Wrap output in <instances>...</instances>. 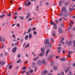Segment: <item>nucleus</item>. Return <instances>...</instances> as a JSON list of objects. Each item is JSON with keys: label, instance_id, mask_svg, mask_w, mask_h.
Segmentation results:
<instances>
[{"label": "nucleus", "instance_id": "1", "mask_svg": "<svg viewBox=\"0 0 75 75\" xmlns=\"http://www.w3.org/2000/svg\"><path fill=\"white\" fill-rule=\"evenodd\" d=\"M42 64L44 65H47V62H46V61H45V59H43L41 60Z\"/></svg>", "mask_w": 75, "mask_h": 75}, {"label": "nucleus", "instance_id": "2", "mask_svg": "<svg viewBox=\"0 0 75 75\" xmlns=\"http://www.w3.org/2000/svg\"><path fill=\"white\" fill-rule=\"evenodd\" d=\"M63 11H64V12H67V10L66 9V7H63L62 8L61 12L63 13Z\"/></svg>", "mask_w": 75, "mask_h": 75}, {"label": "nucleus", "instance_id": "3", "mask_svg": "<svg viewBox=\"0 0 75 75\" xmlns=\"http://www.w3.org/2000/svg\"><path fill=\"white\" fill-rule=\"evenodd\" d=\"M32 64L33 67V68H35V71H36V69H37V68L36 67V66H35V63L33 62L32 63Z\"/></svg>", "mask_w": 75, "mask_h": 75}, {"label": "nucleus", "instance_id": "4", "mask_svg": "<svg viewBox=\"0 0 75 75\" xmlns=\"http://www.w3.org/2000/svg\"><path fill=\"white\" fill-rule=\"evenodd\" d=\"M49 42H50V41L48 40L47 39H46L45 40L44 42V44H45V45H46Z\"/></svg>", "mask_w": 75, "mask_h": 75}, {"label": "nucleus", "instance_id": "5", "mask_svg": "<svg viewBox=\"0 0 75 75\" xmlns=\"http://www.w3.org/2000/svg\"><path fill=\"white\" fill-rule=\"evenodd\" d=\"M31 2H30L29 1L28 2L27 1L26 3L25 4V6H30V4H31Z\"/></svg>", "mask_w": 75, "mask_h": 75}, {"label": "nucleus", "instance_id": "6", "mask_svg": "<svg viewBox=\"0 0 75 75\" xmlns=\"http://www.w3.org/2000/svg\"><path fill=\"white\" fill-rule=\"evenodd\" d=\"M48 71L45 70L43 72H42L41 74L42 75H45L47 73H48Z\"/></svg>", "mask_w": 75, "mask_h": 75}, {"label": "nucleus", "instance_id": "7", "mask_svg": "<svg viewBox=\"0 0 75 75\" xmlns=\"http://www.w3.org/2000/svg\"><path fill=\"white\" fill-rule=\"evenodd\" d=\"M37 64L38 65H41L42 64V62H41L40 60H38L37 61Z\"/></svg>", "mask_w": 75, "mask_h": 75}, {"label": "nucleus", "instance_id": "8", "mask_svg": "<svg viewBox=\"0 0 75 75\" xmlns=\"http://www.w3.org/2000/svg\"><path fill=\"white\" fill-rule=\"evenodd\" d=\"M17 47H15L13 49H12V51L13 52V53H14V52H16V51L17 50Z\"/></svg>", "mask_w": 75, "mask_h": 75}, {"label": "nucleus", "instance_id": "9", "mask_svg": "<svg viewBox=\"0 0 75 75\" xmlns=\"http://www.w3.org/2000/svg\"><path fill=\"white\" fill-rule=\"evenodd\" d=\"M69 13L67 12L64 14V17H67V16H69Z\"/></svg>", "mask_w": 75, "mask_h": 75}, {"label": "nucleus", "instance_id": "10", "mask_svg": "<svg viewBox=\"0 0 75 75\" xmlns=\"http://www.w3.org/2000/svg\"><path fill=\"white\" fill-rule=\"evenodd\" d=\"M72 25L70 26L68 29H67L65 30V31H69V30L70 29H71L72 28Z\"/></svg>", "mask_w": 75, "mask_h": 75}, {"label": "nucleus", "instance_id": "11", "mask_svg": "<svg viewBox=\"0 0 75 75\" xmlns=\"http://www.w3.org/2000/svg\"><path fill=\"white\" fill-rule=\"evenodd\" d=\"M60 60L61 61H67V59L65 57H63Z\"/></svg>", "mask_w": 75, "mask_h": 75}, {"label": "nucleus", "instance_id": "12", "mask_svg": "<svg viewBox=\"0 0 75 75\" xmlns=\"http://www.w3.org/2000/svg\"><path fill=\"white\" fill-rule=\"evenodd\" d=\"M52 58V56L51 55H50L48 57V60H50V59H51Z\"/></svg>", "mask_w": 75, "mask_h": 75}, {"label": "nucleus", "instance_id": "13", "mask_svg": "<svg viewBox=\"0 0 75 75\" xmlns=\"http://www.w3.org/2000/svg\"><path fill=\"white\" fill-rule=\"evenodd\" d=\"M58 31L61 34L62 33V31L61 30V28H58Z\"/></svg>", "mask_w": 75, "mask_h": 75}, {"label": "nucleus", "instance_id": "14", "mask_svg": "<svg viewBox=\"0 0 75 75\" xmlns=\"http://www.w3.org/2000/svg\"><path fill=\"white\" fill-rule=\"evenodd\" d=\"M58 16H64V13L63 12H61Z\"/></svg>", "mask_w": 75, "mask_h": 75}, {"label": "nucleus", "instance_id": "15", "mask_svg": "<svg viewBox=\"0 0 75 75\" xmlns=\"http://www.w3.org/2000/svg\"><path fill=\"white\" fill-rule=\"evenodd\" d=\"M28 37L29 38H33V36H32V34L31 33H30L29 34Z\"/></svg>", "mask_w": 75, "mask_h": 75}, {"label": "nucleus", "instance_id": "16", "mask_svg": "<svg viewBox=\"0 0 75 75\" xmlns=\"http://www.w3.org/2000/svg\"><path fill=\"white\" fill-rule=\"evenodd\" d=\"M55 34H56V32L55 31H54L52 33V35L53 37H55Z\"/></svg>", "mask_w": 75, "mask_h": 75}, {"label": "nucleus", "instance_id": "17", "mask_svg": "<svg viewBox=\"0 0 75 75\" xmlns=\"http://www.w3.org/2000/svg\"><path fill=\"white\" fill-rule=\"evenodd\" d=\"M47 47H52L51 45L49 42H48V43H47Z\"/></svg>", "mask_w": 75, "mask_h": 75}, {"label": "nucleus", "instance_id": "18", "mask_svg": "<svg viewBox=\"0 0 75 75\" xmlns=\"http://www.w3.org/2000/svg\"><path fill=\"white\" fill-rule=\"evenodd\" d=\"M41 52L42 53H44V51H45V50H44V48L42 47L41 49Z\"/></svg>", "mask_w": 75, "mask_h": 75}, {"label": "nucleus", "instance_id": "19", "mask_svg": "<svg viewBox=\"0 0 75 75\" xmlns=\"http://www.w3.org/2000/svg\"><path fill=\"white\" fill-rule=\"evenodd\" d=\"M70 70V69L69 68H68L66 70H65V72L66 73H67V72L69 71Z\"/></svg>", "mask_w": 75, "mask_h": 75}, {"label": "nucleus", "instance_id": "20", "mask_svg": "<svg viewBox=\"0 0 75 75\" xmlns=\"http://www.w3.org/2000/svg\"><path fill=\"white\" fill-rule=\"evenodd\" d=\"M39 58V57H37L33 59V61H36V60H37Z\"/></svg>", "mask_w": 75, "mask_h": 75}, {"label": "nucleus", "instance_id": "21", "mask_svg": "<svg viewBox=\"0 0 75 75\" xmlns=\"http://www.w3.org/2000/svg\"><path fill=\"white\" fill-rule=\"evenodd\" d=\"M30 14L28 13L27 15L26 16V18H28L29 17H30Z\"/></svg>", "mask_w": 75, "mask_h": 75}, {"label": "nucleus", "instance_id": "22", "mask_svg": "<svg viewBox=\"0 0 75 75\" xmlns=\"http://www.w3.org/2000/svg\"><path fill=\"white\" fill-rule=\"evenodd\" d=\"M64 38H63L62 39H60L61 41H60L59 43H61V42H62V41H64Z\"/></svg>", "mask_w": 75, "mask_h": 75}, {"label": "nucleus", "instance_id": "23", "mask_svg": "<svg viewBox=\"0 0 75 75\" xmlns=\"http://www.w3.org/2000/svg\"><path fill=\"white\" fill-rule=\"evenodd\" d=\"M71 44H72V42H71V41H69L68 43V45H69V46H70V45H71Z\"/></svg>", "mask_w": 75, "mask_h": 75}, {"label": "nucleus", "instance_id": "24", "mask_svg": "<svg viewBox=\"0 0 75 75\" xmlns=\"http://www.w3.org/2000/svg\"><path fill=\"white\" fill-rule=\"evenodd\" d=\"M28 35H26L25 37V39L26 40H28Z\"/></svg>", "mask_w": 75, "mask_h": 75}, {"label": "nucleus", "instance_id": "25", "mask_svg": "<svg viewBox=\"0 0 75 75\" xmlns=\"http://www.w3.org/2000/svg\"><path fill=\"white\" fill-rule=\"evenodd\" d=\"M32 30V29L30 28L28 30V32L27 33V34H28V33H30L31 32V31Z\"/></svg>", "mask_w": 75, "mask_h": 75}, {"label": "nucleus", "instance_id": "26", "mask_svg": "<svg viewBox=\"0 0 75 75\" xmlns=\"http://www.w3.org/2000/svg\"><path fill=\"white\" fill-rule=\"evenodd\" d=\"M54 28L55 29H57V25H56V24L55 23H54Z\"/></svg>", "mask_w": 75, "mask_h": 75}, {"label": "nucleus", "instance_id": "27", "mask_svg": "<svg viewBox=\"0 0 75 75\" xmlns=\"http://www.w3.org/2000/svg\"><path fill=\"white\" fill-rule=\"evenodd\" d=\"M69 3V2L68 1L67 2H66L64 4L65 6H68V4Z\"/></svg>", "mask_w": 75, "mask_h": 75}, {"label": "nucleus", "instance_id": "28", "mask_svg": "<svg viewBox=\"0 0 75 75\" xmlns=\"http://www.w3.org/2000/svg\"><path fill=\"white\" fill-rule=\"evenodd\" d=\"M19 18L22 20H23V19H24V17H23V16L21 17V16H20L19 17Z\"/></svg>", "mask_w": 75, "mask_h": 75}, {"label": "nucleus", "instance_id": "29", "mask_svg": "<svg viewBox=\"0 0 75 75\" xmlns=\"http://www.w3.org/2000/svg\"><path fill=\"white\" fill-rule=\"evenodd\" d=\"M53 69L54 70H57V69H58V68L56 66H54L53 67Z\"/></svg>", "mask_w": 75, "mask_h": 75}, {"label": "nucleus", "instance_id": "30", "mask_svg": "<svg viewBox=\"0 0 75 75\" xmlns=\"http://www.w3.org/2000/svg\"><path fill=\"white\" fill-rule=\"evenodd\" d=\"M30 47V44H28L25 46V48H27V47Z\"/></svg>", "mask_w": 75, "mask_h": 75}, {"label": "nucleus", "instance_id": "31", "mask_svg": "<svg viewBox=\"0 0 75 75\" xmlns=\"http://www.w3.org/2000/svg\"><path fill=\"white\" fill-rule=\"evenodd\" d=\"M44 55V53H40L39 54V56H40V57H43Z\"/></svg>", "mask_w": 75, "mask_h": 75}, {"label": "nucleus", "instance_id": "32", "mask_svg": "<svg viewBox=\"0 0 75 75\" xmlns=\"http://www.w3.org/2000/svg\"><path fill=\"white\" fill-rule=\"evenodd\" d=\"M0 42L3 41V38L1 36L0 37Z\"/></svg>", "mask_w": 75, "mask_h": 75}, {"label": "nucleus", "instance_id": "33", "mask_svg": "<svg viewBox=\"0 0 75 75\" xmlns=\"http://www.w3.org/2000/svg\"><path fill=\"white\" fill-rule=\"evenodd\" d=\"M62 20V18H60L59 19V23H61V21Z\"/></svg>", "mask_w": 75, "mask_h": 75}, {"label": "nucleus", "instance_id": "34", "mask_svg": "<svg viewBox=\"0 0 75 75\" xmlns=\"http://www.w3.org/2000/svg\"><path fill=\"white\" fill-rule=\"evenodd\" d=\"M25 71H26L23 70V71H22V72H21V74H24V73H25Z\"/></svg>", "mask_w": 75, "mask_h": 75}, {"label": "nucleus", "instance_id": "35", "mask_svg": "<svg viewBox=\"0 0 75 75\" xmlns=\"http://www.w3.org/2000/svg\"><path fill=\"white\" fill-rule=\"evenodd\" d=\"M20 61H21V59H19L18 60L17 62V63L18 64V63H20Z\"/></svg>", "mask_w": 75, "mask_h": 75}, {"label": "nucleus", "instance_id": "36", "mask_svg": "<svg viewBox=\"0 0 75 75\" xmlns=\"http://www.w3.org/2000/svg\"><path fill=\"white\" fill-rule=\"evenodd\" d=\"M50 51V49L47 50L46 51V54H48V53H49Z\"/></svg>", "mask_w": 75, "mask_h": 75}, {"label": "nucleus", "instance_id": "37", "mask_svg": "<svg viewBox=\"0 0 75 75\" xmlns=\"http://www.w3.org/2000/svg\"><path fill=\"white\" fill-rule=\"evenodd\" d=\"M69 10L70 11H73V10H74V9L71 8H69Z\"/></svg>", "mask_w": 75, "mask_h": 75}, {"label": "nucleus", "instance_id": "38", "mask_svg": "<svg viewBox=\"0 0 75 75\" xmlns=\"http://www.w3.org/2000/svg\"><path fill=\"white\" fill-rule=\"evenodd\" d=\"M59 6H62V5H61V1H60L59 2Z\"/></svg>", "mask_w": 75, "mask_h": 75}, {"label": "nucleus", "instance_id": "39", "mask_svg": "<svg viewBox=\"0 0 75 75\" xmlns=\"http://www.w3.org/2000/svg\"><path fill=\"white\" fill-rule=\"evenodd\" d=\"M4 16H5V15H0V18H2V17H4Z\"/></svg>", "mask_w": 75, "mask_h": 75}, {"label": "nucleus", "instance_id": "40", "mask_svg": "<svg viewBox=\"0 0 75 75\" xmlns=\"http://www.w3.org/2000/svg\"><path fill=\"white\" fill-rule=\"evenodd\" d=\"M50 24L51 25H54V22L52 21L50 23Z\"/></svg>", "mask_w": 75, "mask_h": 75}, {"label": "nucleus", "instance_id": "41", "mask_svg": "<svg viewBox=\"0 0 75 75\" xmlns=\"http://www.w3.org/2000/svg\"><path fill=\"white\" fill-rule=\"evenodd\" d=\"M7 16H8L9 17H10V16H11V13H9L7 14Z\"/></svg>", "mask_w": 75, "mask_h": 75}, {"label": "nucleus", "instance_id": "42", "mask_svg": "<svg viewBox=\"0 0 75 75\" xmlns=\"http://www.w3.org/2000/svg\"><path fill=\"white\" fill-rule=\"evenodd\" d=\"M57 49H58L59 50H61L62 48L61 47H57Z\"/></svg>", "mask_w": 75, "mask_h": 75}, {"label": "nucleus", "instance_id": "43", "mask_svg": "<svg viewBox=\"0 0 75 75\" xmlns=\"http://www.w3.org/2000/svg\"><path fill=\"white\" fill-rule=\"evenodd\" d=\"M20 56H21L20 54H18V58H20Z\"/></svg>", "mask_w": 75, "mask_h": 75}, {"label": "nucleus", "instance_id": "44", "mask_svg": "<svg viewBox=\"0 0 75 75\" xmlns=\"http://www.w3.org/2000/svg\"><path fill=\"white\" fill-rule=\"evenodd\" d=\"M22 70H23V69H25L26 68H25V67H23L22 68Z\"/></svg>", "mask_w": 75, "mask_h": 75}, {"label": "nucleus", "instance_id": "45", "mask_svg": "<svg viewBox=\"0 0 75 75\" xmlns=\"http://www.w3.org/2000/svg\"><path fill=\"white\" fill-rule=\"evenodd\" d=\"M51 41H52V42H54V38H51Z\"/></svg>", "mask_w": 75, "mask_h": 75}, {"label": "nucleus", "instance_id": "46", "mask_svg": "<svg viewBox=\"0 0 75 75\" xmlns=\"http://www.w3.org/2000/svg\"><path fill=\"white\" fill-rule=\"evenodd\" d=\"M12 68V65H11L9 66L8 69H11Z\"/></svg>", "mask_w": 75, "mask_h": 75}, {"label": "nucleus", "instance_id": "47", "mask_svg": "<svg viewBox=\"0 0 75 75\" xmlns=\"http://www.w3.org/2000/svg\"><path fill=\"white\" fill-rule=\"evenodd\" d=\"M33 34L34 35H36L37 34V32L35 31L33 32Z\"/></svg>", "mask_w": 75, "mask_h": 75}, {"label": "nucleus", "instance_id": "48", "mask_svg": "<svg viewBox=\"0 0 75 75\" xmlns=\"http://www.w3.org/2000/svg\"><path fill=\"white\" fill-rule=\"evenodd\" d=\"M60 74L62 75H64V72L63 71H62V72Z\"/></svg>", "mask_w": 75, "mask_h": 75}, {"label": "nucleus", "instance_id": "49", "mask_svg": "<svg viewBox=\"0 0 75 75\" xmlns=\"http://www.w3.org/2000/svg\"><path fill=\"white\" fill-rule=\"evenodd\" d=\"M69 53L70 54H72L74 53L73 52L71 51H69Z\"/></svg>", "mask_w": 75, "mask_h": 75}, {"label": "nucleus", "instance_id": "50", "mask_svg": "<svg viewBox=\"0 0 75 75\" xmlns=\"http://www.w3.org/2000/svg\"><path fill=\"white\" fill-rule=\"evenodd\" d=\"M33 70L32 69H31L30 70V73H33Z\"/></svg>", "mask_w": 75, "mask_h": 75}, {"label": "nucleus", "instance_id": "51", "mask_svg": "<svg viewBox=\"0 0 75 75\" xmlns=\"http://www.w3.org/2000/svg\"><path fill=\"white\" fill-rule=\"evenodd\" d=\"M6 64V62H3L2 63V65H4V64Z\"/></svg>", "mask_w": 75, "mask_h": 75}, {"label": "nucleus", "instance_id": "52", "mask_svg": "<svg viewBox=\"0 0 75 75\" xmlns=\"http://www.w3.org/2000/svg\"><path fill=\"white\" fill-rule=\"evenodd\" d=\"M55 21L56 23H58V20L56 19L55 20Z\"/></svg>", "mask_w": 75, "mask_h": 75}, {"label": "nucleus", "instance_id": "53", "mask_svg": "<svg viewBox=\"0 0 75 75\" xmlns=\"http://www.w3.org/2000/svg\"><path fill=\"white\" fill-rule=\"evenodd\" d=\"M38 8H39V6H37V7H36V10L37 11H38Z\"/></svg>", "mask_w": 75, "mask_h": 75}, {"label": "nucleus", "instance_id": "54", "mask_svg": "<svg viewBox=\"0 0 75 75\" xmlns=\"http://www.w3.org/2000/svg\"><path fill=\"white\" fill-rule=\"evenodd\" d=\"M25 56L26 57H29L28 55L27 54H25Z\"/></svg>", "mask_w": 75, "mask_h": 75}, {"label": "nucleus", "instance_id": "55", "mask_svg": "<svg viewBox=\"0 0 75 75\" xmlns=\"http://www.w3.org/2000/svg\"><path fill=\"white\" fill-rule=\"evenodd\" d=\"M9 64H8L6 66V67H5V68L6 69H7V67H9Z\"/></svg>", "mask_w": 75, "mask_h": 75}, {"label": "nucleus", "instance_id": "56", "mask_svg": "<svg viewBox=\"0 0 75 75\" xmlns=\"http://www.w3.org/2000/svg\"><path fill=\"white\" fill-rule=\"evenodd\" d=\"M73 42H74V47H75V40L73 41Z\"/></svg>", "mask_w": 75, "mask_h": 75}, {"label": "nucleus", "instance_id": "57", "mask_svg": "<svg viewBox=\"0 0 75 75\" xmlns=\"http://www.w3.org/2000/svg\"><path fill=\"white\" fill-rule=\"evenodd\" d=\"M21 9H22V8L21 7H19L18 8V10H21Z\"/></svg>", "mask_w": 75, "mask_h": 75}, {"label": "nucleus", "instance_id": "58", "mask_svg": "<svg viewBox=\"0 0 75 75\" xmlns=\"http://www.w3.org/2000/svg\"><path fill=\"white\" fill-rule=\"evenodd\" d=\"M33 19H32V18H30L28 19V21H30V20H31Z\"/></svg>", "mask_w": 75, "mask_h": 75}, {"label": "nucleus", "instance_id": "59", "mask_svg": "<svg viewBox=\"0 0 75 75\" xmlns=\"http://www.w3.org/2000/svg\"><path fill=\"white\" fill-rule=\"evenodd\" d=\"M71 74H72V71H70L69 72V75H70Z\"/></svg>", "mask_w": 75, "mask_h": 75}, {"label": "nucleus", "instance_id": "60", "mask_svg": "<svg viewBox=\"0 0 75 75\" xmlns=\"http://www.w3.org/2000/svg\"><path fill=\"white\" fill-rule=\"evenodd\" d=\"M0 56L1 57H2L3 56V53H1V54Z\"/></svg>", "mask_w": 75, "mask_h": 75}, {"label": "nucleus", "instance_id": "61", "mask_svg": "<svg viewBox=\"0 0 75 75\" xmlns=\"http://www.w3.org/2000/svg\"><path fill=\"white\" fill-rule=\"evenodd\" d=\"M45 3L46 5H49V3L48 2H46Z\"/></svg>", "mask_w": 75, "mask_h": 75}, {"label": "nucleus", "instance_id": "62", "mask_svg": "<svg viewBox=\"0 0 75 75\" xmlns=\"http://www.w3.org/2000/svg\"><path fill=\"white\" fill-rule=\"evenodd\" d=\"M17 25L19 27H20V24H19V23L17 24Z\"/></svg>", "mask_w": 75, "mask_h": 75}, {"label": "nucleus", "instance_id": "63", "mask_svg": "<svg viewBox=\"0 0 75 75\" xmlns=\"http://www.w3.org/2000/svg\"><path fill=\"white\" fill-rule=\"evenodd\" d=\"M51 65H53V64H54V62H52L51 63Z\"/></svg>", "mask_w": 75, "mask_h": 75}, {"label": "nucleus", "instance_id": "64", "mask_svg": "<svg viewBox=\"0 0 75 75\" xmlns=\"http://www.w3.org/2000/svg\"><path fill=\"white\" fill-rule=\"evenodd\" d=\"M62 52H63V54H65V51L64 50H63Z\"/></svg>", "mask_w": 75, "mask_h": 75}]
</instances>
